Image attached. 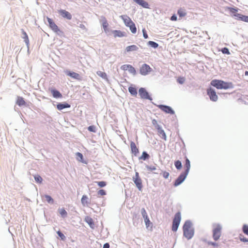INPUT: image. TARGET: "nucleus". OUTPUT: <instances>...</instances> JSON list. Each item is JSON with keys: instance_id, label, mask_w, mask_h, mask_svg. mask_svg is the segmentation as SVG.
<instances>
[{"instance_id": "1", "label": "nucleus", "mask_w": 248, "mask_h": 248, "mask_svg": "<svg viewBox=\"0 0 248 248\" xmlns=\"http://www.w3.org/2000/svg\"><path fill=\"white\" fill-rule=\"evenodd\" d=\"M211 85L217 89H228L232 87L231 83L218 79L212 80L211 82Z\"/></svg>"}, {"instance_id": "2", "label": "nucleus", "mask_w": 248, "mask_h": 248, "mask_svg": "<svg viewBox=\"0 0 248 248\" xmlns=\"http://www.w3.org/2000/svg\"><path fill=\"white\" fill-rule=\"evenodd\" d=\"M184 236L187 239H191L194 235V230L191 227V224L189 221L185 222L183 226Z\"/></svg>"}, {"instance_id": "3", "label": "nucleus", "mask_w": 248, "mask_h": 248, "mask_svg": "<svg viewBox=\"0 0 248 248\" xmlns=\"http://www.w3.org/2000/svg\"><path fill=\"white\" fill-rule=\"evenodd\" d=\"M181 219V216L180 212H177L174 216L173 219L172 230L173 232H176L177 230L178 226L180 224Z\"/></svg>"}, {"instance_id": "4", "label": "nucleus", "mask_w": 248, "mask_h": 248, "mask_svg": "<svg viewBox=\"0 0 248 248\" xmlns=\"http://www.w3.org/2000/svg\"><path fill=\"white\" fill-rule=\"evenodd\" d=\"M132 180L136 185L137 187L140 191L142 190L143 186L142 183V180L140 177L139 173L138 172H136L135 176L133 177Z\"/></svg>"}, {"instance_id": "5", "label": "nucleus", "mask_w": 248, "mask_h": 248, "mask_svg": "<svg viewBox=\"0 0 248 248\" xmlns=\"http://www.w3.org/2000/svg\"><path fill=\"white\" fill-rule=\"evenodd\" d=\"M221 227L220 225L217 224L215 226V228L213 230V237L215 240H217L221 235Z\"/></svg>"}, {"instance_id": "6", "label": "nucleus", "mask_w": 248, "mask_h": 248, "mask_svg": "<svg viewBox=\"0 0 248 248\" xmlns=\"http://www.w3.org/2000/svg\"><path fill=\"white\" fill-rule=\"evenodd\" d=\"M207 94L211 101L216 102L217 100L218 96L216 91L213 89L211 88L208 89L207 90Z\"/></svg>"}, {"instance_id": "7", "label": "nucleus", "mask_w": 248, "mask_h": 248, "mask_svg": "<svg viewBox=\"0 0 248 248\" xmlns=\"http://www.w3.org/2000/svg\"><path fill=\"white\" fill-rule=\"evenodd\" d=\"M47 20L49 24V28L55 32L58 33L59 32H62L57 25L55 23L53 20L49 17H46Z\"/></svg>"}, {"instance_id": "8", "label": "nucleus", "mask_w": 248, "mask_h": 248, "mask_svg": "<svg viewBox=\"0 0 248 248\" xmlns=\"http://www.w3.org/2000/svg\"><path fill=\"white\" fill-rule=\"evenodd\" d=\"M139 95H140V97L142 99H149L150 100H152V98L149 95L148 93L143 88H141L140 89Z\"/></svg>"}, {"instance_id": "9", "label": "nucleus", "mask_w": 248, "mask_h": 248, "mask_svg": "<svg viewBox=\"0 0 248 248\" xmlns=\"http://www.w3.org/2000/svg\"><path fill=\"white\" fill-rule=\"evenodd\" d=\"M157 107L159 108H160L161 110L167 113H169L170 114H173L174 113V111L169 106L163 105H159L157 106Z\"/></svg>"}, {"instance_id": "10", "label": "nucleus", "mask_w": 248, "mask_h": 248, "mask_svg": "<svg viewBox=\"0 0 248 248\" xmlns=\"http://www.w3.org/2000/svg\"><path fill=\"white\" fill-rule=\"evenodd\" d=\"M187 174L183 172L180 174V175L177 178V179L175 180L174 185L175 186H178L180 185L186 179Z\"/></svg>"}, {"instance_id": "11", "label": "nucleus", "mask_w": 248, "mask_h": 248, "mask_svg": "<svg viewBox=\"0 0 248 248\" xmlns=\"http://www.w3.org/2000/svg\"><path fill=\"white\" fill-rule=\"evenodd\" d=\"M151 71V68L146 64H143L140 69V72L143 75L148 74Z\"/></svg>"}, {"instance_id": "12", "label": "nucleus", "mask_w": 248, "mask_h": 248, "mask_svg": "<svg viewBox=\"0 0 248 248\" xmlns=\"http://www.w3.org/2000/svg\"><path fill=\"white\" fill-rule=\"evenodd\" d=\"M65 73L67 76H68L74 79H77L78 80H81V77L80 76V75L78 73H77L74 72L70 71H65Z\"/></svg>"}, {"instance_id": "13", "label": "nucleus", "mask_w": 248, "mask_h": 248, "mask_svg": "<svg viewBox=\"0 0 248 248\" xmlns=\"http://www.w3.org/2000/svg\"><path fill=\"white\" fill-rule=\"evenodd\" d=\"M130 148H131V153L133 154H134V155L135 156H137L139 153V150L134 142L131 141Z\"/></svg>"}, {"instance_id": "14", "label": "nucleus", "mask_w": 248, "mask_h": 248, "mask_svg": "<svg viewBox=\"0 0 248 248\" xmlns=\"http://www.w3.org/2000/svg\"><path fill=\"white\" fill-rule=\"evenodd\" d=\"M121 69L123 70H128L131 73L135 74L136 70L135 68L130 64H124L121 67Z\"/></svg>"}, {"instance_id": "15", "label": "nucleus", "mask_w": 248, "mask_h": 248, "mask_svg": "<svg viewBox=\"0 0 248 248\" xmlns=\"http://www.w3.org/2000/svg\"><path fill=\"white\" fill-rule=\"evenodd\" d=\"M59 13L63 17L67 19L70 20L72 19V15L68 11L64 10H60L59 11Z\"/></svg>"}, {"instance_id": "16", "label": "nucleus", "mask_w": 248, "mask_h": 248, "mask_svg": "<svg viewBox=\"0 0 248 248\" xmlns=\"http://www.w3.org/2000/svg\"><path fill=\"white\" fill-rule=\"evenodd\" d=\"M157 130L158 134L163 140H166V135L164 131L162 129L160 125L157 124L155 126Z\"/></svg>"}, {"instance_id": "17", "label": "nucleus", "mask_w": 248, "mask_h": 248, "mask_svg": "<svg viewBox=\"0 0 248 248\" xmlns=\"http://www.w3.org/2000/svg\"><path fill=\"white\" fill-rule=\"evenodd\" d=\"M120 17L123 20L124 24L126 26L128 27L133 22L131 18L127 15H122Z\"/></svg>"}, {"instance_id": "18", "label": "nucleus", "mask_w": 248, "mask_h": 248, "mask_svg": "<svg viewBox=\"0 0 248 248\" xmlns=\"http://www.w3.org/2000/svg\"><path fill=\"white\" fill-rule=\"evenodd\" d=\"M114 37H122L125 36L126 34L125 32L122 31L120 30H114L112 31Z\"/></svg>"}, {"instance_id": "19", "label": "nucleus", "mask_w": 248, "mask_h": 248, "mask_svg": "<svg viewBox=\"0 0 248 248\" xmlns=\"http://www.w3.org/2000/svg\"><path fill=\"white\" fill-rule=\"evenodd\" d=\"M135 2L145 8H149V5L147 2L144 0H133Z\"/></svg>"}, {"instance_id": "20", "label": "nucleus", "mask_w": 248, "mask_h": 248, "mask_svg": "<svg viewBox=\"0 0 248 248\" xmlns=\"http://www.w3.org/2000/svg\"><path fill=\"white\" fill-rule=\"evenodd\" d=\"M101 22L104 31L107 32L108 30V24L105 17H102Z\"/></svg>"}, {"instance_id": "21", "label": "nucleus", "mask_w": 248, "mask_h": 248, "mask_svg": "<svg viewBox=\"0 0 248 248\" xmlns=\"http://www.w3.org/2000/svg\"><path fill=\"white\" fill-rule=\"evenodd\" d=\"M234 16L237 19L248 22V16H244L241 14H236L234 15Z\"/></svg>"}, {"instance_id": "22", "label": "nucleus", "mask_w": 248, "mask_h": 248, "mask_svg": "<svg viewBox=\"0 0 248 248\" xmlns=\"http://www.w3.org/2000/svg\"><path fill=\"white\" fill-rule=\"evenodd\" d=\"M50 91L51 93L52 94L54 98H58L62 97V94L60 93L59 91L55 89H51Z\"/></svg>"}, {"instance_id": "23", "label": "nucleus", "mask_w": 248, "mask_h": 248, "mask_svg": "<svg viewBox=\"0 0 248 248\" xmlns=\"http://www.w3.org/2000/svg\"><path fill=\"white\" fill-rule=\"evenodd\" d=\"M16 104L19 106H22L26 105V102L22 97L18 96L17 98Z\"/></svg>"}, {"instance_id": "24", "label": "nucleus", "mask_w": 248, "mask_h": 248, "mask_svg": "<svg viewBox=\"0 0 248 248\" xmlns=\"http://www.w3.org/2000/svg\"><path fill=\"white\" fill-rule=\"evenodd\" d=\"M70 107V105L68 104V103H65V104H58L57 105V108L58 110H61L65 108H69Z\"/></svg>"}, {"instance_id": "25", "label": "nucleus", "mask_w": 248, "mask_h": 248, "mask_svg": "<svg viewBox=\"0 0 248 248\" xmlns=\"http://www.w3.org/2000/svg\"><path fill=\"white\" fill-rule=\"evenodd\" d=\"M81 202L83 206H85L90 203L87 196L85 195L82 196L81 199Z\"/></svg>"}, {"instance_id": "26", "label": "nucleus", "mask_w": 248, "mask_h": 248, "mask_svg": "<svg viewBox=\"0 0 248 248\" xmlns=\"http://www.w3.org/2000/svg\"><path fill=\"white\" fill-rule=\"evenodd\" d=\"M138 49L139 48L137 46L133 45L127 46L125 50L127 52H130L137 51Z\"/></svg>"}, {"instance_id": "27", "label": "nucleus", "mask_w": 248, "mask_h": 248, "mask_svg": "<svg viewBox=\"0 0 248 248\" xmlns=\"http://www.w3.org/2000/svg\"><path fill=\"white\" fill-rule=\"evenodd\" d=\"M185 166L186 167V170H185L184 172L188 174L190 168V163L189 159L187 158L186 159Z\"/></svg>"}, {"instance_id": "28", "label": "nucleus", "mask_w": 248, "mask_h": 248, "mask_svg": "<svg viewBox=\"0 0 248 248\" xmlns=\"http://www.w3.org/2000/svg\"><path fill=\"white\" fill-rule=\"evenodd\" d=\"M96 73L98 76L101 77L104 79L108 80L107 75L105 72L99 71H97Z\"/></svg>"}, {"instance_id": "29", "label": "nucleus", "mask_w": 248, "mask_h": 248, "mask_svg": "<svg viewBox=\"0 0 248 248\" xmlns=\"http://www.w3.org/2000/svg\"><path fill=\"white\" fill-rule=\"evenodd\" d=\"M128 91L131 95L136 96L137 94V91L136 88L133 87H129Z\"/></svg>"}, {"instance_id": "30", "label": "nucleus", "mask_w": 248, "mask_h": 248, "mask_svg": "<svg viewBox=\"0 0 248 248\" xmlns=\"http://www.w3.org/2000/svg\"><path fill=\"white\" fill-rule=\"evenodd\" d=\"M85 221L89 224L91 226L93 225V219L90 217H86L85 218Z\"/></svg>"}, {"instance_id": "31", "label": "nucleus", "mask_w": 248, "mask_h": 248, "mask_svg": "<svg viewBox=\"0 0 248 248\" xmlns=\"http://www.w3.org/2000/svg\"><path fill=\"white\" fill-rule=\"evenodd\" d=\"M129 27L130 30L133 33H135L137 31V28L135 26V25L134 22L132 24H131L129 26H128Z\"/></svg>"}, {"instance_id": "32", "label": "nucleus", "mask_w": 248, "mask_h": 248, "mask_svg": "<svg viewBox=\"0 0 248 248\" xmlns=\"http://www.w3.org/2000/svg\"><path fill=\"white\" fill-rule=\"evenodd\" d=\"M149 158V155L145 152H143L141 156L139 158L140 159L146 160Z\"/></svg>"}, {"instance_id": "33", "label": "nucleus", "mask_w": 248, "mask_h": 248, "mask_svg": "<svg viewBox=\"0 0 248 248\" xmlns=\"http://www.w3.org/2000/svg\"><path fill=\"white\" fill-rule=\"evenodd\" d=\"M228 10L230 11V13L233 14V16H234V15L238 14L237 13L238 11V8H232V7H229Z\"/></svg>"}, {"instance_id": "34", "label": "nucleus", "mask_w": 248, "mask_h": 248, "mask_svg": "<svg viewBox=\"0 0 248 248\" xmlns=\"http://www.w3.org/2000/svg\"><path fill=\"white\" fill-rule=\"evenodd\" d=\"M177 13L179 16L181 17H184L186 15V13L185 12V10L182 9H180L178 10Z\"/></svg>"}, {"instance_id": "35", "label": "nucleus", "mask_w": 248, "mask_h": 248, "mask_svg": "<svg viewBox=\"0 0 248 248\" xmlns=\"http://www.w3.org/2000/svg\"><path fill=\"white\" fill-rule=\"evenodd\" d=\"M34 179L37 183L41 184L42 182L43 179L42 177L39 175H36L34 176Z\"/></svg>"}, {"instance_id": "36", "label": "nucleus", "mask_w": 248, "mask_h": 248, "mask_svg": "<svg viewBox=\"0 0 248 248\" xmlns=\"http://www.w3.org/2000/svg\"><path fill=\"white\" fill-rule=\"evenodd\" d=\"M44 198L46 199V200L48 202V203H53V199L49 195H44Z\"/></svg>"}, {"instance_id": "37", "label": "nucleus", "mask_w": 248, "mask_h": 248, "mask_svg": "<svg viewBox=\"0 0 248 248\" xmlns=\"http://www.w3.org/2000/svg\"><path fill=\"white\" fill-rule=\"evenodd\" d=\"M59 213L62 217H65L67 216V212L64 208H62L59 210Z\"/></svg>"}, {"instance_id": "38", "label": "nucleus", "mask_w": 248, "mask_h": 248, "mask_svg": "<svg viewBox=\"0 0 248 248\" xmlns=\"http://www.w3.org/2000/svg\"><path fill=\"white\" fill-rule=\"evenodd\" d=\"M174 165L175 167L178 170L181 169L182 168V164L181 161L179 160L176 161L174 163Z\"/></svg>"}, {"instance_id": "39", "label": "nucleus", "mask_w": 248, "mask_h": 248, "mask_svg": "<svg viewBox=\"0 0 248 248\" xmlns=\"http://www.w3.org/2000/svg\"><path fill=\"white\" fill-rule=\"evenodd\" d=\"M76 155L77 157H78L79 158V159H78V160L81 162H83V156L82 154L78 152L76 153Z\"/></svg>"}, {"instance_id": "40", "label": "nucleus", "mask_w": 248, "mask_h": 248, "mask_svg": "<svg viewBox=\"0 0 248 248\" xmlns=\"http://www.w3.org/2000/svg\"><path fill=\"white\" fill-rule=\"evenodd\" d=\"M148 44L149 45L151 46L152 47H154V48H157L158 46V44H157L155 42H153V41H149L148 42Z\"/></svg>"}, {"instance_id": "41", "label": "nucleus", "mask_w": 248, "mask_h": 248, "mask_svg": "<svg viewBox=\"0 0 248 248\" xmlns=\"http://www.w3.org/2000/svg\"><path fill=\"white\" fill-rule=\"evenodd\" d=\"M96 183L100 187H105L107 185V183L105 181L96 182Z\"/></svg>"}, {"instance_id": "42", "label": "nucleus", "mask_w": 248, "mask_h": 248, "mask_svg": "<svg viewBox=\"0 0 248 248\" xmlns=\"http://www.w3.org/2000/svg\"><path fill=\"white\" fill-rule=\"evenodd\" d=\"M23 34H24V41L25 42V43L27 44H28L29 43V38H28V35L26 33V32L23 31Z\"/></svg>"}, {"instance_id": "43", "label": "nucleus", "mask_w": 248, "mask_h": 248, "mask_svg": "<svg viewBox=\"0 0 248 248\" xmlns=\"http://www.w3.org/2000/svg\"><path fill=\"white\" fill-rule=\"evenodd\" d=\"M177 81L181 84H183L185 81V78L184 77H178L177 79Z\"/></svg>"}, {"instance_id": "44", "label": "nucleus", "mask_w": 248, "mask_h": 248, "mask_svg": "<svg viewBox=\"0 0 248 248\" xmlns=\"http://www.w3.org/2000/svg\"><path fill=\"white\" fill-rule=\"evenodd\" d=\"M144 222L145 223V225L147 228H148L150 225L151 224V222L149 218V217H147L144 219Z\"/></svg>"}, {"instance_id": "45", "label": "nucleus", "mask_w": 248, "mask_h": 248, "mask_svg": "<svg viewBox=\"0 0 248 248\" xmlns=\"http://www.w3.org/2000/svg\"><path fill=\"white\" fill-rule=\"evenodd\" d=\"M243 232L248 235V226L247 225H244L243 226Z\"/></svg>"}, {"instance_id": "46", "label": "nucleus", "mask_w": 248, "mask_h": 248, "mask_svg": "<svg viewBox=\"0 0 248 248\" xmlns=\"http://www.w3.org/2000/svg\"><path fill=\"white\" fill-rule=\"evenodd\" d=\"M141 215L144 219L148 217L147 213L144 208L141 209Z\"/></svg>"}, {"instance_id": "47", "label": "nucleus", "mask_w": 248, "mask_h": 248, "mask_svg": "<svg viewBox=\"0 0 248 248\" xmlns=\"http://www.w3.org/2000/svg\"><path fill=\"white\" fill-rule=\"evenodd\" d=\"M97 194L99 196H103L106 195V192L104 189H100L98 191Z\"/></svg>"}, {"instance_id": "48", "label": "nucleus", "mask_w": 248, "mask_h": 248, "mask_svg": "<svg viewBox=\"0 0 248 248\" xmlns=\"http://www.w3.org/2000/svg\"><path fill=\"white\" fill-rule=\"evenodd\" d=\"M239 239L241 241L243 242H248V238L245 237L243 235H239Z\"/></svg>"}, {"instance_id": "49", "label": "nucleus", "mask_w": 248, "mask_h": 248, "mask_svg": "<svg viewBox=\"0 0 248 248\" xmlns=\"http://www.w3.org/2000/svg\"><path fill=\"white\" fill-rule=\"evenodd\" d=\"M88 129L90 132H96V127L94 125L89 126L88 128Z\"/></svg>"}, {"instance_id": "50", "label": "nucleus", "mask_w": 248, "mask_h": 248, "mask_svg": "<svg viewBox=\"0 0 248 248\" xmlns=\"http://www.w3.org/2000/svg\"><path fill=\"white\" fill-rule=\"evenodd\" d=\"M57 234L61 237V239L62 240H64L65 239V236L60 231L57 232Z\"/></svg>"}, {"instance_id": "51", "label": "nucleus", "mask_w": 248, "mask_h": 248, "mask_svg": "<svg viewBox=\"0 0 248 248\" xmlns=\"http://www.w3.org/2000/svg\"><path fill=\"white\" fill-rule=\"evenodd\" d=\"M146 168H147V169L148 170L151 171H152L156 170V168L154 166H147L146 167Z\"/></svg>"}, {"instance_id": "52", "label": "nucleus", "mask_w": 248, "mask_h": 248, "mask_svg": "<svg viewBox=\"0 0 248 248\" xmlns=\"http://www.w3.org/2000/svg\"><path fill=\"white\" fill-rule=\"evenodd\" d=\"M223 54H230V53L229 52V50L228 48L227 47H224L221 50Z\"/></svg>"}, {"instance_id": "53", "label": "nucleus", "mask_w": 248, "mask_h": 248, "mask_svg": "<svg viewBox=\"0 0 248 248\" xmlns=\"http://www.w3.org/2000/svg\"><path fill=\"white\" fill-rule=\"evenodd\" d=\"M162 175L164 178L167 179L169 177L170 173L167 171H163L162 173Z\"/></svg>"}, {"instance_id": "54", "label": "nucleus", "mask_w": 248, "mask_h": 248, "mask_svg": "<svg viewBox=\"0 0 248 248\" xmlns=\"http://www.w3.org/2000/svg\"><path fill=\"white\" fill-rule=\"evenodd\" d=\"M142 32H143V37H144V38H145V39L148 38V36L146 33V30L145 29H142Z\"/></svg>"}, {"instance_id": "55", "label": "nucleus", "mask_w": 248, "mask_h": 248, "mask_svg": "<svg viewBox=\"0 0 248 248\" xmlns=\"http://www.w3.org/2000/svg\"><path fill=\"white\" fill-rule=\"evenodd\" d=\"M79 27L80 28H81L83 30H84V31H87V29L86 28L84 24H80L79 25Z\"/></svg>"}, {"instance_id": "56", "label": "nucleus", "mask_w": 248, "mask_h": 248, "mask_svg": "<svg viewBox=\"0 0 248 248\" xmlns=\"http://www.w3.org/2000/svg\"><path fill=\"white\" fill-rule=\"evenodd\" d=\"M170 19L172 20V21H176L177 20V17L175 15H173L171 18H170Z\"/></svg>"}, {"instance_id": "57", "label": "nucleus", "mask_w": 248, "mask_h": 248, "mask_svg": "<svg viewBox=\"0 0 248 248\" xmlns=\"http://www.w3.org/2000/svg\"><path fill=\"white\" fill-rule=\"evenodd\" d=\"M208 244H209V245H212L213 246H218L217 244L214 243V242H209Z\"/></svg>"}, {"instance_id": "58", "label": "nucleus", "mask_w": 248, "mask_h": 248, "mask_svg": "<svg viewBox=\"0 0 248 248\" xmlns=\"http://www.w3.org/2000/svg\"><path fill=\"white\" fill-rule=\"evenodd\" d=\"M109 244L108 243H106L104 245L103 248H109Z\"/></svg>"}, {"instance_id": "59", "label": "nucleus", "mask_w": 248, "mask_h": 248, "mask_svg": "<svg viewBox=\"0 0 248 248\" xmlns=\"http://www.w3.org/2000/svg\"><path fill=\"white\" fill-rule=\"evenodd\" d=\"M153 123L154 124H155H155H156V120H154L153 121Z\"/></svg>"}, {"instance_id": "60", "label": "nucleus", "mask_w": 248, "mask_h": 248, "mask_svg": "<svg viewBox=\"0 0 248 248\" xmlns=\"http://www.w3.org/2000/svg\"><path fill=\"white\" fill-rule=\"evenodd\" d=\"M245 75L246 76H248V71H246L245 73Z\"/></svg>"}]
</instances>
